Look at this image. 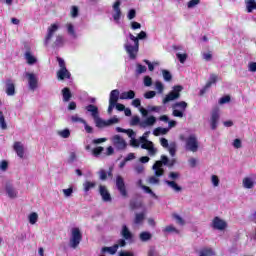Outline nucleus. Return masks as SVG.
Segmentation results:
<instances>
[{"mask_svg": "<svg viewBox=\"0 0 256 256\" xmlns=\"http://www.w3.org/2000/svg\"><path fill=\"white\" fill-rule=\"evenodd\" d=\"M139 39H147V32L141 31L138 37H135L132 33H129L128 38L125 40L124 49L130 59H137V54L139 53Z\"/></svg>", "mask_w": 256, "mask_h": 256, "instance_id": "obj_1", "label": "nucleus"}, {"mask_svg": "<svg viewBox=\"0 0 256 256\" xmlns=\"http://www.w3.org/2000/svg\"><path fill=\"white\" fill-rule=\"evenodd\" d=\"M169 157L166 155L161 156V160H158L152 166L155 177H163L165 175V169H163V165L169 167Z\"/></svg>", "mask_w": 256, "mask_h": 256, "instance_id": "obj_2", "label": "nucleus"}, {"mask_svg": "<svg viewBox=\"0 0 256 256\" xmlns=\"http://www.w3.org/2000/svg\"><path fill=\"white\" fill-rule=\"evenodd\" d=\"M168 178H170L171 180H164L165 185L169 186L170 189H173V191H175V193H181V191H183V187L179 186V184H177V180L181 179V173L179 172H170L168 174Z\"/></svg>", "mask_w": 256, "mask_h": 256, "instance_id": "obj_3", "label": "nucleus"}, {"mask_svg": "<svg viewBox=\"0 0 256 256\" xmlns=\"http://www.w3.org/2000/svg\"><path fill=\"white\" fill-rule=\"evenodd\" d=\"M181 91H183V86L176 85L173 87L172 91L169 92L162 100L163 105H167V103L171 101H177L181 97Z\"/></svg>", "mask_w": 256, "mask_h": 256, "instance_id": "obj_4", "label": "nucleus"}, {"mask_svg": "<svg viewBox=\"0 0 256 256\" xmlns=\"http://www.w3.org/2000/svg\"><path fill=\"white\" fill-rule=\"evenodd\" d=\"M82 240L83 234H81V230L79 228H72L69 247L72 249H77Z\"/></svg>", "mask_w": 256, "mask_h": 256, "instance_id": "obj_5", "label": "nucleus"}, {"mask_svg": "<svg viewBox=\"0 0 256 256\" xmlns=\"http://www.w3.org/2000/svg\"><path fill=\"white\" fill-rule=\"evenodd\" d=\"M94 123L96 125V127H98V129H103L105 127H109L111 125H115L117 123H119V118H117V116H114L113 118L106 120H103L101 117H99V115L94 118Z\"/></svg>", "mask_w": 256, "mask_h": 256, "instance_id": "obj_6", "label": "nucleus"}, {"mask_svg": "<svg viewBox=\"0 0 256 256\" xmlns=\"http://www.w3.org/2000/svg\"><path fill=\"white\" fill-rule=\"evenodd\" d=\"M186 151H191L192 153H197L199 151V140H197V136L195 134L190 135L186 139Z\"/></svg>", "mask_w": 256, "mask_h": 256, "instance_id": "obj_7", "label": "nucleus"}, {"mask_svg": "<svg viewBox=\"0 0 256 256\" xmlns=\"http://www.w3.org/2000/svg\"><path fill=\"white\" fill-rule=\"evenodd\" d=\"M25 77L28 80V87L30 91H35L39 85V79L37 78V75L31 72H25Z\"/></svg>", "mask_w": 256, "mask_h": 256, "instance_id": "obj_8", "label": "nucleus"}, {"mask_svg": "<svg viewBox=\"0 0 256 256\" xmlns=\"http://www.w3.org/2000/svg\"><path fill=\"white\" fill-rule=\"evenodd\" d=\"M160 145H162L164 149H168L171 157H175V154L177 153V144L175 142H171L169 144V140L166 138H161Z\"/></svg>", "mask_w": 256, "mask_h": 256, "instance_id": "obj_9", "label": "nucleus"}, {"mask_svg": "<svg viewBox=\"0 0 256 256\" xmlns=\"http://www.w3.org/2000/svg\"><path fill=\"white\" fill-rule=\"evenodd\" d=\"M112 143L117 151H125L127 149V141L119 135H115L112 138Z\"/></svg>", "mask_w": 256, "mask_h": 256, "instance_id": "obj_10", "label": "nucleus"}, {"mask_svg": "<svg viewBox=\"0 0 256 256\" xmlns=\"http://www.w3.org/2000/svg\"><path fill=\"white\" fill-rule=\"evenodd\" d=\"M221 118V115L219 114V108H215L212 110L211 118H210V127L212 131H215L219 125V119Z\"/></svg>", "mask_w": 256, "mask_h": 256, "instance_id": "obj_11", "label": "nucleus"}, {"mask_svg": "<svg viewBox=\"0 0 256 256\" xmlns=\"http://www.w3.org/2000/svg\"><path fill=\"white\" fill-rule=\"evenodd\" d=\"M59 31V26L57 24H52L50 27H48V32L44 40V45L47 47L49 43H51V39H53V35Z\"/></svg>", "mask_w": 256, "mask_h": 256, "instance_id": "obj_12", "label": "nucleus"}, {"mask_svg": "<svg viewBox=\"0 0 256 256\" xmlns=\"http://www.w3.org/2000/svg\"><path fill=\"white\" fill-rule=\"evenodd\" d=\"M116 187L120 195H122V197H127V188L125 187V180L123 179V177L119 175L116 177Z\"/></svg>", "mask_w": 256, "mask_h": 256, "instance_id": "obj_13", "label": "nucleus"}, {"mask_svg": "<svg viewBox=\"0 0 256 256\" xmlns=\"http://www.w3.org/2000/svg\"><path fill=\"white\" fill-rule=\"evenodd\" d=\"M212 227L218 231H224V229H227V222L216 216L212 221Z\"/></svg>", "mask_w": 256, "mask_h": 256, "instance_id": "obj_14", "label": "nucleus"}, {"mask_svg": "<svg viewBox=\"0 0 256 256\" xmlns=\"http://www.w3.org/2000/svg\"><path fill=\"white\" fill-rule=\"evenodd\" d=\"M217 79H219V76H217L216 74H210L209 81L200 90V95H205V93H207V90L211 89V85H215V83H217Z\"/></svg>", "mask_w": 256, "mask_h": 256, "instance_id": "obj_15", "label": "nucleus"}, {"mask_svg": "<svg viewBox=\"0 0 256 256\" xmlns=\"http://www.w3.org/2000/svg\"><path fill=\"white\" fill-rule=\"evenodd\" d=\"M155 123H157V118L155 116H149L140 122V127L142 129H147V127H153Z\"/></svg>", "mask_w": 256, "mask_h": 256, "instance_id": "obj_16", "label": "nucleus"}, {"mask_svg": "<svg viewBox=\"0 0 256 256\" xmlns=\"http://www.w3.org/2000/svg\"><path fill=\"white\" fill-rule=\"evenodd\" d=\"M141 149H146L150 157H155V155H157V152H158L153 142H148V144H141Z\"/></svg>", "mask_w": 256, "mask_h": 256, "instance_id": "obj_17", "label": "nucleus"}, {"mask_svg": "<svg viewBox=\"0 0 256 256\" xmlns=\"http://www.w3.org/2000/svg\"><path fill=\"white\" fill-rule=\"evenodd\" d=\"M99 193L102 197V200L105 203H111V201H112L111 194L109 193V191L107 190V188L105 186L100 185Z\"/></svg>", "mask_w": 256, "mask_h": 256, "instance_id": "obj_18", "label": "nucleus"}, {"mask_svg": "<svg viewBox=\"0 0 256 256\" xmlns=\"http://www.w3.org/2000/svg\"><path fill=\"white\" fill-rule=\"evenodd\" d=\"M121 1L117 0L114 5H113V9L115 11V13L113 14V19L116 23H119L120 19H121Z\"/></svg>", "mask_w": 256, "mask_h": 256, "instance_id": "obj_19", "label": "nucleus"}, {"mask_svg": "<svg viewBox=\"0 0 256 256\" xmlns=\"http://www.w3.org/2000/svg\"><path fill=\"white\" fill-rule=\"evenodd\" d=\"M6 87V95L9 97H13L15 95V83H13V80L7 79L5 82Z\"/></svg>", "mask_w": 256, "mask_h": 256, "instance_id": "obj_20", "label": "nucleus"}, {"mask_svg": "<svg viewBox=\"0 0 256 256\" xmlns=\"http://www.w3.org/2000/svg\"><path fill=\"white\" fill-rule=\"evenodd\" d=\"M120 235L126 241H133V233H131V230H129V227H127V225H125V224L122 226V230L120 232Z\"/></svg>", "mask_w": 256, "mask_h": 256, "instance_id": "obj_21", "label": "nucleus"}, {"mask_svg": "<svg viewBox=\"0 0 256 256\" xmlns=\"http://www.w3.org/2000/svg\"><path fill=\"white\" fill-rule=\"evenodd\" d=\"M5 191L10 199L17 198V190L13 187V184L6 183Z\"/></svg>", "mask_w": 256, "mask_h": 256, "instance_id": "obj_22", "label": "nucleus"}, {"mask_svg": "<svg viewBox=\"0 0 256 256\" xmlns=\"http://www.w3.org/2000/svg\"><path fill=\"white\" fill-rule=\"evenodd\" d=\"M57 77L60 81H64V79H71V72H69L67 68L60 69L57 72Z\"/></svg>", "mask_w": 256, "mask_h": 256, "instance_id": "obj_23", "label": "nucleus"}, {"mask_svg": "<svg viewBox=\"0 0 256 256\" xmlns=\"http://www.w3.org/2000/svg\"><path fill=\"white\" fill-rule=\"evenodd\" d=\"M14 151H16L18 157L20 159H23L25 155V148L23 147V144L21 142H15L14 143Z\"/></svg>", "mask_w": 256, "mask_h": 256, "instance_id": "obj_24", "label": "nucleus"}, {"mask_svg": "<svg viewBox=\"0 0 256 256\" xmlns=\"http://www.w3.org/2000/svg\"><path fill=\"white\" fill-rule=\"evenodd\" d=\"M24 59L27 61L28 65H35V63H37V58L33 56L30 50L25 52Z\"/></svg>", "mask_w": 256, "mask_h": 256, "instance_id": "obj_25", "label": "nucleus"}, {"mask_svg": "<svg viewBox=\"0 0 256 256\" xmlns=\"http://www.w3.org/2000/svg\"><path fill=\"white\" fill-rule=\"evenodd\" d=\"M86 111H88V113H91L93 119L99 117V108H97V106L93 104H89L88 106H86Z\"/></svg>", "mask_w": 256, "mask_h": 256, "instance_id": "obj_26", "label": "nucleus"}, {"mask_svg": "<svg viewBox=\"0 0 256 256\" xmlns=\"http://www.w3.org/2000/svg\"><path fill=\"white\" fill-rule=\"evenodd\" d=\"M62 97L64 103H69L71 101V97H73V94H71V90L67 87L62 89Z\"/></svg>", "mask_w": 256, "mask_h": 256, "instance_id": "obj_27", "label": "nucleus"}, {"mask_svg": "<svg viewBox=\"0 0 256 256\" xmlns=\"http://www.w3.org/2000/svg\"><path fill=\"white\" fill-rule=\"evenodd\" d=\"M119 90L115 89L110 92V98L109 103L117 104V101H119Z\"/></svg>", "mask_w": 256, "mask_h": 256, "instance_id": "obj_28", "label": "nucleus"}, {"mask_svg": "<svg viewBox=\"0 0 256 256\" xmlns=\"http://www.w3.org/2000/svg\"><path fill=\"white\" fill-rule=\"evenodd\" d=\"M66 29L70 37H72L73 39H77V32H75V26L72 23L66 24Z\"/></svg>", "mask_w": 256, "mask_h": 256, "instance_id": "obj_29", "label": "nucleus"}, {"mask_svg": "<svg viewBox=\"0 0 256 256\" xmlns=\"http://www.w3.org/2000/svg\"><path fill=\"white\" fill-rule=\"evenodd\" d=\"M187 107L188 104L185 101L176 102L172 105V109H179L180 111H186Z\"/></svg>", "mask_w": 256, "mask_h": 256, "instance_id": "obj_30", "label": "nucleus"}, {"mask_svg": "<svg viewBox=\"0 0 256 256\" xmlns=\"http://www.w3.org/2000/svg\"><path fill=\"white\" fill-rule=\"evenodd\" d=\"M168 133L169 128L158 127L153 130V135H155V137H159V135H167Z\"/></svg>", "mask_w": 256, "mask_h": 256, "instance_id": "obj_31", "label": "nucleus"}, {"mask_svg": "<svg viewBox=\"0 0 256 256\" xmlns=\"http://www.w3.org/2000/svg\"><path fill=\"white\" fill-rule=\"evenodd\" d=\"M117 249H119V245H114L112 247H103L102 253H109L110 255H115L117 253Z\"/></svg>", "mask_w": 256, "mask_h": 256, "instance_id": "obj_32", "label": "nucleus"}, {"mask_svg": "<svg viewBox=\"0 0 256 256\" xmlns=\"http://www.w3.org/2000/svg\"><path fill=\"white\" fill-rule=\"evenodd\" d=\"M153 235L151 232H141L139 235L140 241L143 243H147V241H151Z\"/></svg>", "mask_w": 256, "mask_h": 256, "instance_id": "obj_33", "label": "nucleus"}, {"mask_svg": "<svg viewBox=\"0 0 256 256\" xmlns=\"http://www.w3.org/2000/svg\"><path fill=\"white\" fill-rule=\"evenodd\" d=\"M120 99H123V100L135 99V91L129 90L127 92H123L120 96Z\"/></svg>", "mask_w": 256, "mask_h": 256, "instance_id": "obj_34", "label": "nucleus"}, {"mask_svg": "<svg viewBox=\"0 0 256 256\" xmlns=\"http://www.w3.org/2000/svg\"><path fill=\"white\" fill-rule=\"evenodd\" d=\"M254 185H255V182L251 178L246 177L243 179V187L245 189H253Z\"/></svg>", "mask_w": 256, "mask_h": 256, "instance_id": "obj_35", "label": "nucleus"}, {"mask_svg": "<svg viewBox=\"0 0 256 256\" xmlns=\"http://www.w3.org/2000/svg\"><path fill=\"white\" fill-rule=\"evenodd\" d=\"M215 255V251H213L211 248H202L199 251V256H213Z\"/></svg>", "mask_w": 256, "mask_h": 256, "instance_id": "obj_36", "label": "nucleus"}, {"mask_svg": "<svg viewBox=\"0 0 256 256\" xmlns=\"http://www.w3.org/2000/svg\"><path fill=\"white\" fill-rule=\"evenodd\" d=\"M149 135H151V131H146L140 138H139V142L142 145H149V142H151L150 140H148Z\"/></svg>", "mask_w": 256, "mask_h": 256, "instance_id": "obj_37", "label": "nucleus"}, {"mask_svg": "<svg viewBox=\"0 0 256 256\" xmlns=\"http://www.w3.org/2000/svg\"><path fill=\"white\" fill-rule=\"evenodd\" d=\"M246 8H247V13H253V10L256 9L255 0H246Z\"/></svg>", "mask_w": 256, "mask_h": 256, "instance_id": "obj_38", "label": "nucleus"}, {"mask_svg": "<svg viewBox=\"0 0 256 256\" xmlns=\"http://www.w3.org/2000/svg\"><path fill=\"white\" fill-rule=\"evenodd\" d=\"M145 221V214L143 213H136L135 218H134V223L135 225H141Z\"/></svg>", "mask_w": 256, "mask_h": 256, "instance_id": "obj_39", "label": "nucleus"}, {"mask_svg": "<svg viewBox=\"0 0 256 256\" xmlns=\"http://www.w3.org/2000/svg\"><path fill=\"white\" fill-rule=\"evenodd\" d=\"M96 185L97 184L95 182H89V181L84 182L83 187H84L85 193H89V191H91V189H94Z\"/></svg>", "mask_w": 256, "mask_h": 256, "instance_id": "obj_40", "label": "nucleus"}, {"mask_svg": "<svg viewBox=\"0 0 256 256\" xmlns=\"http://www.w3.org/2000/svg\"><path fill=\"white\" fill-rule=\"evenodd\" d=\"M141 189H143L145 193H148V195H151V197H153L154 199H159V196H157V194H155V192H153V190H151V188H149L148 186L142 185Z\"/></svg>", "mask_w": 256, "mask_h": 256, "instance_id": "obj_41", "label": "nucleus"}, {"mask_svg": "<svg viewBox=\"0 0 256 256\" xmlns=\"http://www.w3.org/2000/svg\"><path fill=\"white\" fill-rule=\"evenodd\" d=\"M162 76L164 81L169 82L173 80V75L169 70H162Z\"/></svg>", "mask_w": 256, "mask_h": 256, "instance_id": "obj_42", "label": "nucleus"}, {"mask_svg": "<svg viewBox=\"0 0 256 256\" xmlns=\"http://www.w3.org/2000/svg\"><path fill=\"white\" fill-rule=\"evenodd\" d=\"M58 135L62 137V139H69V137H71V131L68 128H66L64 130L59 131Z\"/></svg>", "mask_w": 256, "mask_h": 256, "instance_id": "obj_43", "label": "nucleus"}, {"mask_svg": "<svg viewBox=\"0 0 256 256\" xmlns=\"http://www.w3.org/2000/svg\"><path fill=\"white\" fill-rule=\"evenodd\" d=\"M70 15L72 19H77V17H79V7L72 6L70 10Z\"/></svg>", "mask_w": 256, "mask_h": 256, "instance_id": "obj_44", "label": "nucleus"}, {"mask_svg": "<svg viewBox=\"0 0 256 256\" xmlns=\"http://www.w3.org/2000/svg\"><path fill=\"white\" fill-rule=\"evenodd\" d=\"M172 109H173V112H172L173 117H179L180 119L184 117L185 111L179 110V108H172Z\"/></svg>", "mask_w": 256, "mask_h": 256, "instance_id": "obj_45", "label": "nucleus"}, {"mask_svg": "<svg viewBox=\"0 0 256 256\" xmlns=\"http://www.w3.org/2000/svg\"><path fill=\"white\" fill-rule=\"evenodd\" d=\"M142 73H147V67L141 64L136 65V75H142Z\"/></svg>", "mask_w": 256, "mask_h": 256, "instance_id": "obj_46", "label": "nucleus"}, {"mask_svg": "<svg viewBox=\"0 0 256 256\" xmlns=\"http://www.w3.org/2000/svg\"><path fill=\"white\" fill-rule=\"evenodd\" d=\"M37 219H39V215L36 212L29 215V223L31 225H35V223H37Z\"/></svg>", "mask_w": 256, "mask_h": 256, "instance_id": "obj_47", "label": "nucleus"}, {"mask_svg": "<svg viewBox=\"0 0 256 256\" xmlns=\"http://www.w3.org/2000/svg\"><path fill=\"white\" fill-rule=\"evenodd\" d=\"M136 125L141 126V118H139V116H133L131 121H130V126L131 127H136Z\"/></svg>", "mask_w": 256, "mask_h": 256, "instance_id": "obj_48", "label": "nucleus"}, {"mask_svg": "<svg viewBox=\"0 0 256 256\" xmlns=\"http://www.w3.org/2000/svg\"><path fill=\"white\" fill-rule=\"evenodd\" d=\"M130 208L135 210L141 208V203L137 199H132L130 201Z\"/></svg>", "mask_w": 256, "mask_h": 256, "instance_id": "obj_49", "label": "nucleus"}, {"mask_svg": "<svg viewBox=\"0 0 256 256\" xmlns=\"http://www.w3.org/2000/svg\"><path fill=\"white\" fill-rule=\"evenodd\" d=\"M63 43H65L63 36L61 35L56 36V40L54 42L55 47H63Z\"/></svg>", "mask_w": 256, "mask_h": 256, "instance_id": "obj_50", "label": "nucleus"}, {"mask_svg": "<svg viewBox=\"0 0 256 256\" xmlns=\"http://www.w3.org/2000/svg\"><path fill=\"white\" fill-rule=\"evenodd\" d=\"M103 151H105V148H103L102 146H98L92 150V154L94 155V157H99V155H101Z\"/></svg>", "mask_w": 256, "mask_h": 256, "instance_id": "obj_51", "label": "nucleus"}, {"mask_svg": "<svg viewBox=\"0 0 256 256\" xmlns=\"http://www.w3.org/2000/svg\"><path fill=\"white\" fill-rule=\"evenodd\" d=\"M77 161V154L75 152H70L69 157L67 159V163L69 165L75 163Z\"/></svg>", "mask_w": 256, "mask_h": 256, "instance_id": "obj_52", "label": "nucleus"}, {"mask_svg": "<svg viewBox=\"0 0 256 256\" xmlns=\"http://www.w3.org/2000/svg\"><path fill=\"white\" fill-rule=\"evenodd\" d=\"M144 63L148 65L149 71H155V66L159 65V62L151 63L149 60H144Z\"/></svg>", "mask_w": 256, "mask_h": 256, "instance_id": "obj_53", "label": "nucleus"}, {"mask_svg": "<svg viewBox=\"0 0 256 256\" xmlns=\"http://www.w3.org/2000/svg\"><path fill=\"white\" fill-rule=\"evenodd\" d=\"M72 123H82V125L85 123V119L79 117L78 115L71 116Z\"/></svg>", "mask_w": 256, "mask_h": 256, "instance_id": "obj_54", "label": "nucleus"}, {"mask_svg": "<svg viewBox=\"0 0 256 256\" xmlns=\"http://www.w3.org/2000/svg\"><path fill=\"white\" fill-rule=\"evenodd\" d=\"M164 233H176V234H179V230H177V228H175V226H167L165 229H164Z\"/></svg>", "mask_w": 256, "mask_h": 256, "instance_id": "obj_55", "label": "nucleus"}, {"mask_svg": "<svg viewBox=\"0 0 256 256\" xmlns=\"http://www.w3.org/2000/svg\"><path fill=\"white\" fill-rule=\"evenodd\" d=\"M147 109H148V111H150L152 113H161V110L163 109V107H161V106H148Z\"/></svg>", "mask_w": 256, "mask_h": 256, "instance_id": "obj_56", "label": "nucleus"}, {"mask_svg": "<svg viewBox=\"0 0 256 256\" xmlns=\"http://www.w3.org/2000/svg\"><path fill=\"white\" fill-rule=\"evenodd\" d=\"M199 3H201V0H190L187 3V7H188V9H193L194 7H197V5H199Z\"/></svg>", "mask_w": 256, "mask_h": 256, "instance_id": "obj_57", "label": "nucleus"}, {"mask_svg": "<svg viewBox=\"0 0 256 256\" xmlns=\"http://www.w3.org/2000/svg\"><path fill=\"white\" fill-rule=\"evenodd\" d=\"M155 89L158 91V93H163L165 86H163V83L161 81H156Z\"/></svg>", "mask_w": 256, "mask_h": 256, "instance_id": "obj_58", "label": "nucleus"}, {"mask_svg": "<svg viewBox=\"0 0 256 256\" xmlns=\"http://www.w3.org/2000/svg\"><path fill=\"white\" fill-rule=\"evenodd\" d=\"M62 193L64 194V197L69 198L73 195V187H70L68 189H63Z\"/></svg>", "mask_w": 256, "mask_h": 256, "instance_id": "obj_59", "label": "nucleus"}, {"mask_svg": "<svg viewBox=\"0 0 256 256\" xmlns=\"http://www.w3.org/2000/svg\"><path fill=\"white\" fill-rule=\"evenodd\" d=\"M173 219L176 220V223H178V225H185V220L179 216V214H173Z\"/></svg>", "mask_w": 256, "mask_h": 256, "instance_id": "obj_60", "label": "nucleus"}, {"mask_svg": "<svg viewBox=\"0 0 256 256\" xmlns=\"http://www.w3.org/2000/svg\"><path fill=\"white\" fill-rule=\"evenodd\" d=\"M177 59L180 61V63H185L187 61V54H181V53H177L176 54Z\"/></svg>", "mask_w": 256, "mask_h": 256, "instance_id": "obj_61", "label": "nucleus"}, {"mask_svg": "<svg viewBox=\"0 0 256 256\" xmlns=\"http://www.w3.org/2000/svg\"><path fill=\"white\" fill-rule=\"evenodd\" d=\"M99 179L100 181H106L107 180V171L101 169L99 172Z\"/></svg>", "mask_w": 256, "mask_h": 256, "instance_id": "obj_62", "label": "nucleus"}, {"mask_svg": "<svg viewBox=\"0 0 256 256\" xmlns=\"http://www.w3.org/2000/svg\"><path fill=\"white\" fill-rule=\"evenodd\" d=\"M147 256H159V252L155 249V247H151L148 250Z\"/></svg>", "mask_w": 256, "mask_h": 256, "instance_id": "obj_63", "label": "nucleus"}, {"mask_svg": "<svg viewBox=\"0 0 256 256\" xmlns=\"http://www.w3.org/2000/svg\"><path fill=\"white\" fill-rule=\"evenodd\" d=\"M157 95V92L155 91H148L144 94L145 99H153Z\"/></svg>", "mask_w": 256, "mask_h": 256, "instance_id": "obj_64", "label": "nucleus"}]
</instances>
